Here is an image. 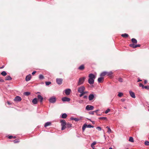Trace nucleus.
<instances>
[{"instance_id":"19","label":"nucleus","mask_w":149,"mask_h":149,"mask_svg":"<svg viewBox=\"0 0 149 149\" xmlns=\"http://www.w3.org/2000/svg\"><path fill=\"white\" fill-rule=\"evenodd\" d=\"M84 68V66L83 65H81L78 68V69L80 70H83Z\"/></svg>"},{"instance_id":"28","label":"nucleus","mask_w":149,"mask_h":149,"mask_svg":"<svg viewBox=\"0 0 149 149\" xmlns=\"http://www.w3.org/2000/svg\"><path fill=\"white\" fill-rule=\"evenodd\" d=\"M121 36L123 37L126 38L128 36V35L127 33H124L121 35Z\"/></svg>"},{"instance_id":"48","label":"nucleus","mask_w":149,"mask_h":149,"mask_svg":"<svg viewBox=\"0 0 149 149\" xmlns=\"http://www.w3.org/2000/svg\"><path fill=\"white\" fill-rule=\"evenodd\" d=\"M80 120V119L78 118H74V120L75 121H78Z\"/></svg>"},{"instance_id":"55","label":"nucleus","mask_w":149,"mask_h":149,"mask_svg":"<svg viewBox=\"0 0 149 149\" xmlns=\"http://www.w3.org/2000/svg\"><path fill=\"white\" fill-rule=\"evenodd\" d=\"M74 118L73 117H71L70 119L71 120H74Z\"/></svg>"},{"instance_id":"4","label":"nucleus","mask_w":149,"mask_h":149,"mask_svg":"<svg viewBox=\"0 0 149 149\" xmlns=\"http://www.w3.org/2000/svg\"><path fill=\"white\" fill-rule=\"evenodd\" d=\"M94 107L93 106L88 105L86 107V109L88 111L92 110L93 109Z\"/></svg>"},{"instance_id":"40","label":"nucleus","mask_w":149,"mask_h":149,"mask_svg":"<svg viewBox=\"0 0 149 149\" xmlns=\"http://www.w3.org/2000/svg\"><path fill=\"white\" fill-rule=\"evenodd\" d=\"M110 111V109H108L107 110H106L105 111V113L106 114L107 113L109 112Z\"/></svg>"},{"instance_id":"24","label":"nucleus","mask_w":149,"mask_h":149,"mask_svg":"<svg viewBox=\"0 0 149 149\" xmlns=\"http://www.w3.org/2000/svg\"><path fill=\"white\" fill-rule=\"evenodd\" d=\"M87 125L86 124H85L82 127V129L83 131H84L86 128L87 127Z\"/></svg>"},{"instance_id":"3","label":"nucleus","mask_w":149,"mask_h":149,"mask_svg":"<svg viewBox=\"0 0 149 149\" xmlns=\"http://www.w3.org/2000/svg\"><path fill=\"white\" fill-rule=\"evenodd\" d=\"M85 88L84 86H82L78 88V91L79 93L84 92Z\"/></svg>"},{"instance_id":"61","label":"nucleus","mask_w":149,"mask_h":149,"mask_svg":"<svg viewBox=\"0 0 149 149\" xmlns=\"http://www.w3.org/2000/svg\"><path fill=\"white\" fill-rule=\"evenodd\" d=\"M92 122L93 124H94L95 123V122L94 121H92Z\"/></svg>"},{"instance_id":"31","label":"nucleus","mask_w":149,"mask_h":149,"mask_svg":"<svg viewBox=\"0 0 149 149\" xmlns=\"http://www.w3.org/2000/svg\"><path fill=\"white\" fill-rule=\"evenodd\" d=\"M39 78L40 79H43L44 78V77L42 75L40 74L39 75Z\"/></svg>"},{"instance_id":"36","label":"nucleus","mask_w":149,"mask_h":149,"mask_svg":"<svg viewBox=\"0 0 149 149\" xmlns=\"http://www.w3.org/2000/svg\"><path fill=\"white\" fill-rule=\"evenodd\" d=\"M46 85L48 86L51 84V83L50 81H46L45 82Z\"/></svg>"},{"instance_id":"54","label":"nucleus","mask_w":149,"mask_h":149,"mask_svg":"<svg viewBox=\"0 0 149 149\" xmlns=\"http://www.w3.org/2000/svg\"><path fill=\"white\" fill-rule=\"evenodd\" d=\"M125 99H124V98H122L121 99V100L122 101V102H124V101H125Z\"/></svg>"},{"instance_id":"56","label":"nucleus","mask_w":149,"mask_h":149,"mask_svg":"<svg viewBox=\"0 0 149 149\" xmlns=\"http://www.w3.org/2000/svg\"><path fill=\"white\" fill-rule=\"evenodd\" d=\"M147 81L146 80H145L144 81V84H146L147 83Z\"/></svg>"},{"instance_id":"25","label":"nucleus","mask_w":149,"mask_h":149,"mask_svg":"<svg viewBox=\"0 0 149 149\" xmlns=\"http://www.w3.org/2000/svg\"><path fill=\"white\" fill-rule=\"evenodd\" d=\"M66 127L68 128H70L72 126V124L69 123H68L66 124Z\"/></svg>"},{"instance_id":"15","label":"nucleus","mask_w":149,"mask_h":149,"mask_svg":"<svg viewBox=\"0 0 149 149\" xmlns=\"http://www.w3.org/2000/svg\"><path fill=\"white\" fill-rule=\"evenodd\" d=\"M94 97V95L93 94H90L88 97V99L89 100H92Z\"/></svg>"},{"instance_id":"5","label":"nucleus","mask_w":149,"mask_h":149,"mask_svg":"<svg viewBox=\"0 0 149 149\" xmlns=\"http://www.w3.org/2000/svg\"><path fill=\"white\" fill-rule=\"evenodd\" d=\"M49 102L51 103H54L56 101V98L55 97H51L49 100Z\"/></svg>"},{"instance_id":"9","label":"nucleus","mask_w":149,"mask_h":149,"mask_svg":"<svg viewBox=\"0 0 149 149\" xmlns=\"http://www.w3.org/2000/svg\"><path fill=\"white\" fill-rule=\"evenodd\" d=\"M22 99L20 96H17L14 99V100L15 101H16L17 102H19Z\"/></svg>"},{"instance_id":"16","label":"nucleus","mask_w":149,"mask_h":149,"mask_svg":"<svg viewBox=\"0 0 149 149\" xmlns=\"http://www.w3.org/2000/svg\"><path fill=\"white\" fill-rule=\"evenodd\" d=\"M103 79H104L103 77H99L98 79V80H97L98 81V83H99L102 82L103 81Z\"/></svg>"},{"instance_id":"22","label":"nucleus","mask_w":149,"mask_h":149,"mask_svg":"<svg viewBox=\"0 0 149 149\" xmlns=\"http://www.w3.org/2000/svg\"><path fill=\"white\" fill-rule=\"evenodd\" d=\"M12 79V78L10 76H8L5 77L6 80H10Z\"/></svg>"},{"instance_id":"17","label":"nucleus","mask_w":149,"mask_h":149,"mask_svg":"<svg viewBox=\"0 0 149 149\" xmlns=\"http://www.w3.org/2000/svg\"><path fill=\"white\" fill-rule=\"evenodd\" d=\"M32 102L34 104H36L37 103V99L36 98L33 99L32 100Z\"/></svg>"},{"instance_id":"11","label":"nucleus","mask_w":149,"mask_h":149,"mask_svg":"<svg viewBox=\"0 0 149 149\" xmlns=\"http://www.w3.org/2000/svg\"><path fill=\"white\" fill-rule=\"evenodd\" d=\"M129 93L130 96L133 98H135L136 97L134 93L132 91H129Z\"/></svg>"},{"instance_id":"60","label":"nucleus","mask_w":149,"mask_h":149,"mask_svg":"<svg viewBox=\"0 0 149 149\" xmlns=\"http://www.w3.org/2000/svg\"><path fill=\"white\" fill-rule=\"evenodd\" d=\"M4 66L3 65L2 66V67H0V68H1V69L3 68H4Z\"/></svg>"},{"instance_id":"35","label":"nucleus","mask_w":149,"mask_h":149,"mask_svg":"<svg viewBox=\"0 0 149 149\" xmlns=\"http://www.w3.org/2000/svg\"><path fill=\"white\" fill-rule=\"evenodd\" d=\"M24 94L26 96H28L30 94V93L29 92H24Z\"/></svg>"},{"instance_id":"30","label":"nucleus","mask_w":149,"mask_h":149,"mask_svg":"<svg viewBox=\"0 0 149 149\" xmlns=\"http://www.w3.org/2000/svg\"><path fill=\"white\" fill-rule=\"evenodd\" d=\"M113 74V73L112 72H107V74L108 76H111Z\"/></svg>"},{"instance_id":"10","label":"nucleus","mask_w":149,"mask_h":149,"mask_svg":"<svg viewBox=\"0 0 149 149\" xmlns=\"http://www.w3.org/2000/svg\"><path fill=\"white\" fill-rule=\"evenodd\" d=\"M62 100L63 102H69L70 100V99L66 97H64L62 98Z\"/></svg>"},{"instance_id":"13","label":"nucleus","mask_w":149,"mask_h":149,"mask_svg":"<svg viewBox=\"0 0 149 149\" xmlns=\"http://www.w3.org/2000/svg\"><path fill=\"white\" fill-rule=\"evenodd\" d=\"M88 77H89V78L91 79H95L96 78L95 75L93 74H89Z\"/></svg>"},{"instance_id":"49","label":"nucleus","mask_w":149,"mask_h":149,"mask_svg":"<svg viewBox=\"0 0 149 149\" xmlns=\"http://www.w3.org/2000/svg\"><path fill=\"white\" fill-rule=\"evenodd\" d=\"M96 144V141L93 142L91 144L93 146H94Z\"/></svg>"},{"instance_id":"51","label":"nucleus","mask_w":149,"mask_h":149,"mask_svg":"<svg viewBox=\"0 0 149 149\" xmlns=\"http://www.w3.org/2000/svg\"><path fill=\"white\" fill-rule=\"evenodd\" d=\"M13 137L12 136H8V138L9 139H11Z\"/></svg>"},{"instance_id":"1","label":"nucleus","mask_w":149,"mask_h":149,"mask_svg":"<svg viewBox=\"0 0 149 149\" xmlns=\"http://www.w3.org/2000/svg\"><path fill=\"white\" fill-rule=\"evenodd\" d=\"M60 123L61 124V126L62 127L61 130H64L66 127V123L65 120H61L60 121Z\"/></svg>"},{"instance_id":"42","label":"nucleus","mask_w":149,"mask_h":149,"mask_svg":"<svg viewBox=\"0 0 149 149\" xmlns=\"http://www.w3.org/2000/svg\"><path fill=\"white\" fill-rule=\"evenodd\" d=\"M93 127H94L93 126H92L90 125H87V127H88V128H91V127L93 128Z\"/></svg>"},{"instance_id":"62","label":"nucleus","mask_w":149,"mask_h":149,"mask_svg":"<svg viewBox=\"0 0 149 149\" xmlns=\"http://www.w3.org/2000/svg\"><path fill=\"white\" fill-rule=\"evenodd\" d=\"M109 149H112V148L111 147H110L109 148Z\"/></svg>"},{"instance_id":"34","label":"nucleus","mask_w":149,"mask_h":149,"mask_svg":"<svg viewBox=\"0 0 149 149\" xmlns=\"http://www.w3.org/2000/svg\"><path fill=\"white\" fill-rule=\"evenodd\" d=\"M123 95V93H121V92H119L118 95V96L119 97H121Z\"/></svg>"},{"instance_id":"8","label":"nucleus","mask_w":149,"mask_h":149,"mask_svg":"<svg viewBox=\"0 0 149 149\" xmlns=\"http://www.w3.org/2000/svg\"><path fill=\"white\" fill-rule=\"evenodd\" d=\"M31 78V74H29L26 76L25 78V80L28 81L30 80Z\"/></svg>"},{"instance_id":"33","label":"nucleus","mask_w":149,"mask_h":149,"mask_svg":"<svg viewBox=\"0 0 149 149\" xmlns=\"http://www.w3.org/2000/svg\"><path fill=\"white\" fill-rule=\"evenodd\" d=\"M130 46L133 48H135V45L134 44H130Z\"/></svg>"},{"instance_id":"50","label":"nucleus","mask_w":149,"mask_h":149,"mask_svg":"<svg viewBox=\"0 0 149 149\" xmlns=\"http://www.w3.org/2000/svg\"><path fill=\"white\" fill-rule=\"evenodd\" d=\"M141 45L140 44H138L136 45H135V48L137 47H140Z\"/></svg>"},{"instance_id":"20","label":"nucleus","mask_w":149,"mask_h":149,"mask_svg":"<svg viewBox=\"0 0 149 149\" xmlns=\"http://www.w3.org/2000/svg\"><path fill=\"white\" fill-rule=\"evenodd\" d=\"M51 124V123L50 122H47L45 124L44 126L45 127H46L50 125Z\"/></svg>"},{"instance_id":"6","label":"nucleus","mask_w":149,"mask_h":149,"mask_svg":"<svg viewBox=\"0 0 149 149\" xmlns=\"http://www.w3.org/2000/svg\"><path fill=\"white\" fill-rule=\"evenodd\" d=\"M56 81L58 84L61 85L62 83L63 79L61 78H57Z\"/></svg>"},{"instance_id":"18","label":"nucleus","mask_w":149,"mask_h":149,"mask_svg":"<svg viewBox=\"0 0 149 149\" xmlns=\"http://www.w3.org/2000/svg\"><path fill=\"white\" fill-rule=\"evenodd\" d=\"M67 115L65 113H64L62 114L61 116V118H65L67 117Z\"/></svg>"},{"instance_id":"59","label":"nucleus","mask_w":149,"mask_h":149,"mask_svg":"<svg viewBox=\"0 0 149 149\" xmlns=\"http://www.w3.org/2000/svg\"><path fill=\"white\" fill-rule=\"evenodd\" d=\"M91 147L92 148H93V147H94V146H93L92 145H91Z\"/></svg>"},{"instance_id":"58","label":"nucleus","mask_w":149,"mask_h":149,"mask_svg":"<svg viewBox=\"0 0 149 149\" xmlns=\"http://www.w3.org/2000/svg\"><path fill=\"white\" fill-rule=\"evenodd\" d=\"M7 103L9 104V105H10L11 104V103L10 102H9V101H7Z\"/></svg>"},{"instance_id":"7","label":"nucleus","mask_w":149,"mask_h":149,"mask_svg":"<svg viewBox=\"0 0 149 149\" xmlns=\"http://www.w3.org/2000/svg\"><path fill=\"white\" fill-rule=\"evenodd\" d=\"M71 91L70 89L68 88L65 90V93L67 95H69L70 94Z\"/></svg>"},{"instance_id":"53","label":"nucleus","mask_w":149,"mask_h":149,"mask_svg":"<svg viewBox=\"0 0 149 149\" xmlns=\"http://www.w3.org/2000/svg\"><path fill=\"white\" fill-rule=\"evenodd\" d=\"M83 98L84 99H87V96L86 95H85L83 97Z\"/></svg>"},{"instance_id":"41","label":"nucleus","mask_w":149,"mask_h":149,"mask_svg":"<svg viewBox=\"0 0 149 149\" xmlns=\"http://www.w3.org/2000/svg\"><path fill=\"white\" fill-rule=\"evenodd\" d=\"M80 93H81V94L79 95V97H81L84 94H85V92Z\"/></svg>"},{"instance_id":"39","label":"nucleus","mask_w":149,"mask_h":149,"mask_svg":"<svg viewBox=\"0 0 149 149\" xmlns=\"http://www.w3.org/2000/svg\"><path fill=\"white\" fill-rule=\"evenodd\" d=\"M118 81L120 82H122L123 81V79L121 78H119L118 79Z\"/></svg>"},{"instance_id":"12","label":"nucleus","mask_w":149,"mask_h":149,"mask_svg":"<svg viewBox=\"0 0 149 149\" xmlns=\"http://www.w3.org/2000/svg\"><path fill=\"white\" fill-rule=\"evenodd\" d=\"M94 79L89 78L88 80V83L90 84H94Z\"/></svg>"},{"instance_id":"52","label":"nucleus","mask_w":149,"mask_h":149,"mask_svg":"<svg viewBox=\"0 0 149 149\" xmlns=\"http://www.w3.org/2000/svg\"><path fill=\"white\" fill-rule=\"evenodd\" d=\"M36 71H33V72H32V75H33L34 74H35L36 73Z\"/></svg>"},{"instance_id":"26","label":"nucleus","mask_w":149,"mask_h":149,"mask_svg":"<svg viewBox=\"0 0 149 149\" xmlns=\"http://www.w3.org/2000/svg\"><path fill=\"white\" fill-rule=\"evenodd\" d=\"M100 120H107V118L106 117H101L98 118Z\"/></svg>"},{"instance_id":"44","label":"nucleus","mask_w":149,"mask_h":149,"mask_svg":"<svg viewBox=\"0 0 149 149\" xmlns=\"http://www.w3.org/2000/svg\"><path fill=\"white\" fill-rule=\"evenodd\" d=\"M96 129L100 131L102 129L101 127H96Z\"/></svg>"},{"instance_id":"64","label":"nucleus","mask_w":149,"mask_h":149,"mask_svg":"<svg viewBox=\"0 0 149 149\" xmlns=\"http://www.w3.org/2000/svg\"><path fill=\"white\" fill-rule=\"evenodd\" d=\"M17 142L16 141H14V143H17Z\"/></svg>"},{"instance_id":"27","label":"nucleus","mask_w":149,"mask_h":149,"mask_svg":"<svg viewBox=\"0 0 149 149\" xmlns=\"http://www.w3.org/2000/svg\"><path fill=\"white\" fill-rule=\"evenodd\" d=\"M106 75H107V72H104L101 73L100 74V76L101 77L104 76Z\"/></svg>"},{"instance_id":"23","label":"nucleus","mask_w":149,"mask_h":149,"mask_svg":"<svg viewBox=\"0 0 149 149\" xmlns=\"http://www.w3.org/2000/svg\"><path fill=\"white\" fill-rule=\"evenodd\" d=\"M106 128L108 130L107 132L109 134H110L111 132V130L109 127L108 126H107L106 127Z\"/></svg>"},{"instance_id":"32","label":"nucleus","mask_w":149,"mask_h":149,"mask_svg":"<svg viewBox=\"0 0 149 149\" xmlns=\"http://www.w3.org/2000/svg\"><path fill=\"white\" fill-rule=\"evenodd\" d=\"M129 141L132 142H134V139L132 137H130L129 139Z\"/></svg>"},{"instance_id":"63","label":"nucleus","mask_w":149,"mask_h":149,"mask_svg":"<svg viewBox=\"0 0 149 149\" xmlns=\"http://www.w3.org/2000/svg\"><path fill=\"white\" fill-rule=\"evenodd\" d=\"M93 149H95V147H93V148H92Z\"/></svg>"},{"instance_id":"38","label":"nucleus","mask_w":149,"mask_h":149,"mask_svg":"<svg viewBox=\"0 0 149 149\" xmlns=\"http://www.w3.org/2000/svg\"><path fill=\"white\" fill-rule=\"evenodd\" d=\"M144 144L145 145H146V146H149V141H145L144 142Z\"/></svg>"},{"instance_id":"47","label":"nucleus","mask_w":149,"mask_h":149,"mask_svg":"<svg viewBox=\"0 0 149 149\" xmlns=\"http://www.w3.org/2000/svg\"><path fill=\"white\" fill-rule=\"evenodd\" d=\"M0 82H4V80H3L1 77H0Z\"/></svg>"},{"instance_id":"57","label":"nucleus","mask_w":149,"mask_h":149,"mask_svg":"<svg viewBox=\"0 0 149 149\" xmlns=\"http://www.w3.org/2000/svg\"><path fill=\"white\" fill-rule=\"evenodd\" d=\"M142 81V80H141L140 79H139L137 81V82H140V81Z\"/></svg>"},{"instance_id":"45","label":"nucleus","mask_w":149,"mask_h":149,"mask_svg":"<svg viewBox=\"0 0 149 149\" xmlns=\"http://www.w3.org/2000/svg\"><path fill=\"white\" fill-rule=\"evenodd\" d=\"M95 113V111H90L89 112V114L91 115H93Z\"/></svg>"},{"instance_id":"2","label":"nucleus","mask_w":149,"mask_h":149,"mask_svg":"<svg viewBox=\"0 0 149 149\" xmlns=\"http://www.w3.org/2000/svg\"><path fill=\"white\" fill-rule=\"evenodd\" d=\"M86 79V77H80L79 78L78 82L77 83V85L79 86L83 84L85 80Z\"/></svg>"},{"instance_id":"21","label":"nucleus","mask_w":149,"mask_h":149,"mask_svg":"<svg viewBox=\"0 0 149 149\" xmlns=\"http://www.w3.org/2000/svg\"><path fill=\"white\" fill-rule=\"evenodd\" d=\"M131 40L133 44H136L137 43V40L135 38H132Z\"/></svg>"},{"instance_id":"43","label":"nucleus","mask_w":149,"mask_h":149,"mask_svg":"<svg viewBox=\"0 0 149 149\" xmlns=\"http://www.w3.org/2000/svg\"><path fill=\"white\" fill-rule=\"evenodd\" d=\"M139 86L140 87H142V88H143V86H144L143 85V84H142L141 83H139Z\"/></svg>"},{"instance_id":"46","label":"nucleus","mask_w":149,"mask_h":149,"mask_svg":"<svg viewBox=\"0 0 149 149\" xmlns=\"http://www.w3.org/2000/svg\"><path fill=\"white\" fill-rule=\"evenodd\" d=\"M99 111V110H97L95 111H95V112L96 113V114L97 115V116H100L101 115L100 114H98L97 113V112Z\"/></svg>"},{"instance_id":"37","label":"nucleus","mask_w":149,"mask_h":149,"mask_svg":"<svg viewBox=\"0 0 149 149\" xmlns=\"http://www.w3.org/2000/svg\"><path fill=\"white\" fill-rule=\"evenodd\" d=\"M143 88L149 90V86H143Z\"/></svg>"},{"instance_id":"29","label":"nucleus","mask_w":149,"mask_h":149,"mask_svg":"<svg viewBox=\"0 0 149 149\" xmlns=\"http://www.w3.org/2000/svg\"><path fill=\"white\" fill-rule=\"evenodd\" d=\"M1 74L3 76H5L6 75L7 73L5 71H3L1 72Z\"/></svg>"},{"instance_id":"14","label":"nucleus","mask_w":149,"mask_h":149,"mask_svg":"<svg viewBox=\"0 0 149 149\" xmlns=\"http://www.w3.org/2000/svg\"><path fill=\"white\" fill-rule=\"evenodd\" d=\"M38 97L39 100L40 102L41 103L43 100V97L40 95H38Z\"/></svg>"}]
</instances>
